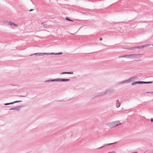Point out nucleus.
I'll use <instances>...</instances> for the list:
<instances>
[{"instance_id": "15", "label": "nucleus", "mask_w": 153, "mask_h": 153, "mask_svg": "<svg viewBox=\"0 0 153 153\" xmlns=\"http://www.w3.org/2000/svg\"><path fill=\"white\" fill-rule=\"evenodd\" d=\"M152 83V82H144L143 81V84H150Z\"/></svg>"}, {"instance_id": "7", "label": "nucleus", "mask_w": 153, "mask_h": 153, "mask_svg": "<svg viewBox=\"0 0 153 153\" xmlns=\"http://www.w3.org/2000/svg\"><path fill=\"white\" fill-rule=\"evenodd\" d=\"M120 102L118 100H116V107L117 108L119 107L120 106Z\"/></svg>"}, {"instance_id": "19", "label": "nucleus", "mask_w": 153, "mask_h": 153, "mask_svg": "<svg viewBox=\"0 0 153 153\" xmlns=\"http://www.w3.org/2000/svg\"><path fill=\"white\" fill-rule=\"evenodd\" d=\"M13 104V103H12V102H10V103H6L4 104V105H9L12 104Z\"/></svg>"}, {"instance_id": "3", "label": "nucleus", "mask_w": 153, "mask_h": 153, "mask_svg": "<svg viewBox=\"0 0 153 153\" xmlns=\"http://www.w3.org/2000/svg\"><path fill=\"white\" fill-rule=\"evenodd\" d=\"M70 81V79H66L58 78L55 79H49L45 81V82H67Z\"/></svg>"}, {"instance_id": "4", "label": "nucleus", "mask_w": 153, "mask_h": 153, "mask_svg": "<svg viewBox=\"0 0 153 153\" xmlns=\"http://www.w3.org/2000/svg\"><path fill=\"white\" fill-rule=\"evenodd\" d=\"M140 54H132L126 55V58L130 59H138L139 58V56L142 55Z\"/></svg>"}, {"instance_id": "1", "label": "nucleus", "mask_w": 153, "mask_h": 153, "mask_svg": "<svg viewBox=\"0 0 153 153\" xmlns=\"http://www.w3.org/2000/svg\"><path fill=\"white\" fill-rule=\"evenodd\" d=\"M122 123H120V121H117L112 122H110L106 124V125L110 128H112L113 127H116L119 125L121 124Z\"/></svg>"}, {"instance_id": "18", "label": "nucleus", "mask_w": 153, "mask_h": 153, "mask_svg": "<svg viewBox=\"0 0 153 153\" xmlns=\"http://www.w3.org/2000/svg\"><path fill=\"white\" fill-rule=\"evenodd\" d=\"M22 102V101H21V100H20V101H15L13 102H12V103H13V104H14V103H17V102Z\"/></svg>"}, {"instance_id": "9", "label": "nucleus", "mask_w": 153, "mask_h": 153, "mask_svg": "<svg viewBox=\"0 0 153 153\" xmlns=\"http://www.w3.org/2000/svg\"><path fill=\"white\" fill-rule=\"evenodd\" d=\"M116 143V142H115V143H109V144H106L105 145H104V146H102V147L99 148V149L101 148H103V147H105V146H109V145H111L114 144H115Z\"/></svg>"}, {"instance_id": "13", "label": "nucleus", "mask_w": 153, "mask_h": 153, "mask_svg": "<svg viewBox=\"0 0 153 153\" xmlns=\"http://www.w3.org/2000/svg\"><path fill=\"white\" fill-rule=\"evenodd\" d=\"M137 84H143V81H136Z\"/></svg>"}, {"instance_id": "8", "label": "nucleus", "mask_w": 153, "mask_h": 153, "mask_svg": "<svg viewBox=\"0 0 153 153\" xmlns=\"http://www.w3.org/2000/svg\"><path fill=\"white\" fill-rule=\"evenodd\" d=\"M73 73V71L68 72H62L60 74H72Z\"/></svg>"}, {"instance_id": "23", "label": "nucleus", "mask_w": 153, "mask_h": 153, "mask_svg": "<svg viewBox=\"0 0 153 153\" xmlns=\"http://www.w3.org/2000/svg\"><path fill=\"white\" fill-rule=\"evenodd\" d=\"M136 78H137V77H131V78H130V79H129V80H131V79H136Z\"/></svg>"}, {"instance_id": "6", "label": "nucleus", "mask_w": 153, "mask_h": 153, "mask_svg": "<svg viewBox=\"0 0 153 153\" xmlns=\"http://www.w3.org/2000/svg\"><path fill=\"white\" fill-rule=\"evenodd\" d=\"M23 106H18L16 107H13L10 109V110H16L17 111H19L20 110V108L22 107Z\"/></svg>"}, {"instance_id": "24", "label": "nucleus", "mask_w": 153, "mask_h": 153, "mask_svg": "<svg viewBox=\"0 0 153 153\" xmlns=\"http://www.w3.org/2000/svg\"><path fill=\"white\" fill-rule=\"evenodd\" d=\"M107 153H116V152L115 151H113V152H109Z\"/></svg>"}, {"instance_id": "14", "label": "nucleus", "mask_w": 153, "mask_h": 153, "mask_svg": "<svg viewBox=\"0 0 153 153\" xmlns=\"http://www.w3.org/2000/svg\"><path fill=\"white\" fill-rule=\"evenodd\" d=\"M125 49H128V50H134L135 48H134V47H132V48H125Z\"/></svg>"}, {"instance_id": "31", "label": "nucleus", "mask_w": 153, "mask_h": 153, "mask_svg": "<svg viewBox=\"0 0 153 153\" xmlns=\"http://www.w3.org/2000/svg\"><path fill=\"white\" fill-rule=\"evenodd\" d=\"M152 45V46H153V45Z\"/></svg>"}, {"instance_id": "11", "label": "nucleus", "mask_w": 153, "mask_h": 153, "mask_svg": "<svg viewBox=\"0 0 153 153\" xmlns=\"http://www.w3.org/2000/svg\"><path fill=\"white\" fill-rule=\"evenodd\" d=\"M8 24H9V25H10L12 27H13V26L16 25L14 24L13 23H12L11 22H9L8 23Z\"/></svg>"}, {"instance_id": "27", "label": "nucleus", "mask_w": 153, "mask_h": 153, "mask_svg": "<svg viewBox=\"0 0 153 153\" xmlns=\"http://www.w3.org/2000/svg\"><path fill=\"white\" fill-rule=\"evenodd\" d=\"M150 120L152 122H153V118H151Z\"/></svg>"}, {"instance_id": "22", "label": "nucleus", "mask_w": 153, "mask_h": 153, "mask_svg": "<svg viewBox=\"0 0 153 153\" xmlns=\"http://www.w3.org/2000/svg\"><path fill=\"white\" fill-rule=\"evenodd\" d=\"M137 82H136V81L135 82H133V83H132L131 85H136V84H137Z\"/></svg>"}, {"instance_id": "30", "label": "nucleus", "mask_w": 153, "mask_h": 153, "mask_svg": "<svg viewBox=\"0 0 153 153\" xmlns=\"http://www.w3.org/2000/svg\"><path fill=\"white\" fill-rule=\"evenodd\" d=\"M44 23H45V22H42V24H44Z\"/></svg>"}, {"instance_id": "5", "label": "nucleus", "mask_w": 153, "mask_h": 153, "mask_svg": "<svg viewBox=\"0 0 153 153\" xmlns=\"http://www.w3.org/2000/svg\"><path fill=\"white\" fill-rule=\"evenodd\" d=\"M45 55H49V53H36L32 54L31 55H35L36 56H43Z\"/></svg>"}, {"instance_id": "20", "label": "nucleus", "mask_w": 153, "mask_h": 153, "mask_svg": "<svg viewBox=\"0 0 153 153\" xmlns=\"http://www.w3.org/2000/svg\"><path fill=\"white\" fill-rule=\"evenodd\" d=\"M126 55H124V56H119V58H123V57H125L126 58Z\"/></svg>"}, {"instance_id": "28", "label": "nucleus", "mask_w": 153, "mask_h": 153, "mask_svg": "<svg viewBox=\"0 0 153 153\" xmlns=\"http://www.w3.org/2000/svg\"><path fill=\"white\" fill-rule=\"evenodd\" d=\"M102 38H100L99 40L100 41H101L102 40Z\"/></svg>"}, {"instance_id": "26", "label": "nucleus", "mask_w": 153, "mask_h": 153, "mask_svg": "<svg viewBox=\"0 0 153 153\" xmlns=\"http://www.w3.org/2000/svg\"><path fill=\"white\" fill-rule=\"evenodd\" d=\"M19 97H25V96H22V95H19Z\"/></svg>"}, {"instance_id": "21", "label": "nucleus", "mask_w": 153, "mask_h": 153, "mask_svg": "<svg viewBox=\"0 0 153 153\" xmlns=\"http://www.w3.org/2000/svg\"><path fill=\"white\" fill-rule=\"evenodd\" d=\"M65 19L68 20V21H73L71 20L70 19L68 18L67 17H66V18H65Z\"/></svg>"}, {"instance_id": "16", "label": "nucleus", "mask_w": 153, "mask_h": 153, "mask_svg": "<svg viewBox=\"0 0 153 153\" xmlns=\"http://www.w3.org/2000/svg\"><path fill=\"white\" fill-rule=\"evenodd\" d=\"M62 54V53L61 52V53H49V54H50V55H52V54L58 55V54Z\"/></svg>"}, {"instance_id": "12", "label": "nucleus", "mask_w": 153, "mask_h": 153, "mask_svg": "<svg viewBox=\"0 0 153 153\" xmlns=\"http://www.w3.org/2000/svg\"><path fill=\"white\" fill-rule=\"evenodd\" d=\"M128 82V80H126L123 82H121L120 83V84H124V83H127Z\"/></svg>"}, {"instance_id": "25", "label": "nucleus", "mask_w": 153, "mask_h": 153, "mask_svg": "<svg viewBox=\"0 0 153 153\" xmlns=\"http://www.w3.org/2000/svg\"><path fill=\"white\" fill-rule=\"evenodd\" d=\"M11 85L12 86H19V85H13L12 84H11Z\"/></svg>"}, {"instance_id": "29", "label": "nucleus", "mask_w": 153, "mask_h": 153, "mask_svg": "<svg viewBox=\"0 0 153 153\" xmlns=\"http://www.w3.org/2000/svg\"><path fill=\"white\" fill-rule=\"evenodd\" d=\"M33 10V9H30V10H29V11L30 12V11H31Z\"/></svg>"}, {"instance_id": "10", "label": "nucleus", "mask_w": 153, "mask_h": 153, "mask_svg": "<svg viewBox=\"0 0 153 153\" xmlns=\"http://www.w3.org/2000/svg\"><path fill=\"white\" fill-rule=\"evenodd\" d=\"M151 45L149 44H145V45H142V48H145V47H147Z\"/></svg>"}, {"instance_id": "2", "label": "nucleus", "mask_w": 153, "mask_h": 153, "mask_svg": "<svg viewBox=\"0 0 153 153\" xmlns=\"http://www.w3.org/2000/svg\"><path fill=\"white\" fill-rule=\"evenodd\" d=\"M114 91V90L113 89H110L106 91L105 92H101L98 93L97 94L95 97H98L100 96H102L103 95L107 94L108 93H110L113 92Z\"/></svg>"}, {"instance_id": "17", "label": "nucleus", "mask_w": 153, "mask_h": 153, "mask_svg": "<svg viewBox=\"0 0 153 153\" xmlns=\"http://www.w3.org/2000/svg\"><path fill=\"white\" fill-rule=\"evenodd\" d=\"M134 48L135 49H137V48L140 49L141 48H142V46H137L136 47H134Z\"/></svg>"}]
</instances>
